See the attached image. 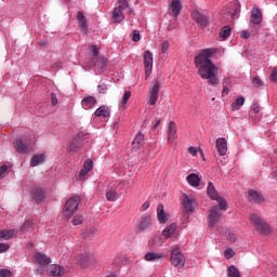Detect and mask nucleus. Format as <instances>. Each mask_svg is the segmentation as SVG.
Instances as JSON below:
<instances>
[{
  "label": "nucleus",
  "mask_w": 277,
  "mask_h": 277,
  "mask_svg": "<svg viewBox=\"0 0 277 277\" xmlns=\"http://www.w3.org/2000/svg\"><path fill=\"white\" fill-rule=\"evenodd\" d=\"M214 55H217V49L215 48L200 50L198 55L195 56V66L198 69L199 77L206 79L209 85L215 88L220 83V78H217L220 68L211 61Z\"/></svg>",
  "instance_id": "1"
},
{
  "label": "nucleus",
  "mask_w": 277,
  "mask_h": 277,
  "mask_svg": "<svg viewBox=\"0 0 277 277\" xmlns=\"http://www.w3.org/2000/svg\"><path fill=\"white\" fill-rule=\"evenodd\" d=\"M207 194L212 200H216L219 202V207L214 206L210 210L209 226L213 228L215 224L220 222V219L222 217V211H226V200L220 197L217 190H215V186L211 182L208 184Z\"/></svg>",
  "instance_id": "2"
},
{
  "label": "nucleus",
  "mask_w": 277,
  "mask_h": 277,
  "mask_svg": "<svg viewBox=\"0 0 277 277\" xmlns=\"http://www.w3.org/2000/svg\"><path fill=\"white\" fill-rule=\"evenodd\" d=\"M100 51L96 45L91 47V56L90 60L85 61L87 66L98 68L100 72H105L108 64V60L105 57H100Z\"/></svg>",
  "instance_id": "3"
},
{
  "label": "nucleus",
  "mask_w": 277,
  "mask_h": 277,
  "mask_svg": "<svg viewBox=\"0 0 277 277\" xmlns=\"http://www.w3.org/2000/svg\"><path fill=\"white\" fill-rule=\"evenodd\" d=\"M250 222L261 235H269L272 233V227H269V224H267L261 216L258 214H250L249 217Z\"/></svg>",
  "instance_id": "4"
},
{
  "label": "nucleus",
  "mask_w": 277,
  "mask_h": 277,
  "mask_svg": "<svg viewBox=\"0 0 277 277\" xmlns=\"http://www.w3.org/2000/svg\"><path fill=\"white\" fill-rule=\"evenodd\" d=\"M81 202V198L79 196H75L69 198L65 202V207L63 210V215L64 217H72L75 215L77 209H79V203Z\"/></svg>",
  "instance_id": "5"
},
{
  "label": "nucleus",
  "mask_w": 277,
  "mask_h": 277,
  "mask_svg": "<svg viewBox=\"0 0 277 277\" xmlns=\"http://www.w3.org/2000/svg\"><path fill=\"white\" fill-rule=\"evenodd\" d=\"M151 226H153V220L150 219V215L143 214L135 226V233L136 235H142V233H146L150 230Z\"/></svg>",
  "instance_id": "6"
},
{
  "label": "nucleus",
  "mask_w": 277,
  "mask_h": 277,
  "mask_svg": "<svg viewBox=\"0 0 277 277\" xmlns=\"http://www.w3.org/2000/svg\"><path fill=\"white\" fill-rule=\"evenodd\" d=\"M171 263L179 269L185 267V255L181 252V248L175 247L171 251Z\"/></svg>",
  "instance_id": "7"
},
{
  "label": "nucleus",
  "mask_w": 277,
  "mask_h": 277,
  "mask_svg": "<svg viewBox=\"0 0 277 277\" xmlns=\"http://www.w3.org/2000/svg\"><path fill=\"white\" fill-rule=\"evenodd\" d=\"M159 92H160V83L159 80H153L149 91H148V104L157 105V101H159Z\"/></svg>",
  "instance_id": "8"
},
{
  "label": "nucleus",
  "mask_w": 277,
  "mask_h": 277,
  "mask_svg": "<svg viewBox=\"0 0 277 277\" xmlns=\"http://www.w3.org/2000/svg\"><path fill=\"white\" fill-rule=\"evenodd\" d=\"M96 263H98V260H96V258L91 253L78 255V265H80L82 269H87V267H94Z\"/></svg>",
  "instance_id": "9"
},
{
  "label": "nucleus",
  "mask_w": 277,
  "mask_h": 277,
  "mask_svg": "<svg viewBox=\"0 0 277 277\" xmlns=\"http://www.w3.org/2000/svg\"><path fill=\"white\" fill-rule=\"evenodd\" d=\"M88 135L83 132L78 133L70 143L69 153H75L78 148H83Z\"/></svg>",
  "instance_id": "10"
},
{
  "label": "nucleus",
  "mask_w": 277,
  "mask_h": 277,
  "mask_svg": "<svg viewBox=\"0 0 277 277\" xmlns=\"http://www.w3.org/2000/svg\"><path fill=\"white\" fill-rule=\"evenodd\" d=\"M182 205L185 213H194L196 209V198L193 195H183Z\"/></svg>",
  "instance_id": "11"
},
{
  "label": "nucleus",
  "mask_w": 277,
  "mask_h": 277,
  "mask_svg": "<svg viewBox=\"0 0 277 277\" xmlns=\"http://www.w3.org/2000/svg\"><path fill=\"white\" fill-rule=\"evenodd\" d=\"M144 68H145V77H150L153 72V53L150 51L144 52Z\"/></svg>",
  "instance_id": "12"
},
{
  "label": "nucleus",
  "mask_w": 277,
  "mask_h": 277,
  "mask_svg": "<svg viewBox=\"0 0 277 277\" xmlns=\"http://www.w3.org/2000/svg\"><path fill=\"white\" fill-rule=\"evenodd\" d=\"M14 148L16 153H19V155H27V153L31 151V147L29 144L23 142V138H17L14 143Z\"/></svg>",
  "instance_id": "13"
},
{
  "label": "nucleus",
  "mask_w": 277,
  "mask_h": 277,
  "mask_svg": "<svg viewBox=\"0 0 277 277\" xmlns=\"http://www.w3.org/2000/svg\"><path fill=\"white\" fill-rule=\"evenodd\" d=\"M76 21L78 23V27L82 34L88 32V19L85 18V15H83V12L79 11L76 16Z\"/></svg>",
  "instance_id": "14"
},
{
  "label": "nucleus",
  "mask_w": 277,
  "mask_h": 277,
  "mask_svg": "<svg viewBox=\"0 0 277 277\" xmlns=\"http://www.w3.org/2000/svg\"><path fill=\"white\" fill-rule=\"evenodd\" d=\"M182 8H183V4L181 3V0H172L169 8L170 16H174V18H176L179 14H181Z\"/></svg>",
  "instance_id": "15"
},
{
  "label": "nucleus",
  "mask_w": 277,
  "mask_h": 277,
  "mask_svg": "<svg viewBox=\"0 0 277 277\" xmlns=\"http://www.w3.org/2000/svg\"><path fill=\"white\" fill-rule=\"evenodd\" d=\"M216 150L221 157L228 153V142H226V138L220 137L216 140Z\"/></svg>",
  "instance_id": "16"
},
{
  "label": "nucleus",
  "mask_w": 277,
  "mask_h": 277,
  "mask_svg": "<svg viewBox=\"0 0 277 277\" xmlns=\"http://www.w3.org/2000/svg\"><path fill=\"white\" fill-rule=\"evenodd\" d=\"M176 223H171L162 230V235L164 239H170V237H179V233L176 232Z\"/></svg>",
  "instance_id": "17"
},
{
  "label": "nucleus",
  "mask_w": 277,
  "mask_h": 277,
  "mask_svg": "<svg viewBox=\"0 0 277 277\" xmlns=\"http://www.w3.org/2000/svg\"><path fill=\"white\" fill-rule=\"evenodd\" d=\"M120 198V194H118V186H110L106 190V199L109 202H116Z\"/></svg>",
  "instance_id": "18"
},
{
  "label": "nucleus",
  "mask_w": 277,
  "mask_h": 277,
  "mask_svg": "<svg viewBox=\"0 0 277 277\" xmlns=\"http://www.w3.org/2000/svg\"><path fill=\"white\" fill-rule=\"evenodd\" d=\"M66 274V269L57 264H52L49 267V276L61 277Z\"/></svg>",
  "instance_id": "19"
},
{
  "label": "nucleus",
  "mask_w": 277,
  "mask_h": 277,
  "mask_svg": "<svg viewBox=\"0 0 277 277\" xmlns=\"http://www.w3.org/2000/svg\"><path fill=\"white\" fill-rule=\"evenodd\" d=\"M93 116L95 118H109L111 116V110L107 106L103 105L94 111Z\"/></svg>",
  "instance_id": "20"
},
{
  "label": "nucleus",
  "mask_w": 277,
  "mask_h": 277,
  "mask_svg": "<svg viewBox=\"0 0 277 277\" xmlns=\"http://www.w3.org/2000/svg\"><path fill=\"white\" fill-rule=\"evenodd\" d=\"M176 123L174 121H171L169 123V128H168V142L169 144H174V140H176L177 135H176Z\"/></svg>",
  "instance_id": "21"
},
{
  "label": "nucleus",
  "mask_w": 277,
  "mask_h": 277,
  "mask_svg": "<svg viewBox=\"0 0 277 277\" xmlns=\"http://www.w3.org/2000/svg\"><path fill=\"white\" fill-rule=\"evenodd\" d=\"M250 201L254 202L255 205H261L262 202H265V198L260 195L259 192L254 189H249L248 190Z\"/></svg>",
  "instance_id": "22"
},
{
  "label": "nucleus",
  "mask_w": 277,
  "mask_h": 277,
  "mask_svg": "<svg viewBox=\"0 0 277 277\" xmlns=\"http://www.w3.org/2000/svg\"><path fill=\"white\" fill-rule=\"evenodd\" d=\"M97 101L96 97L94 96H84L81 101V105L83 109H92V107H94V105H96Z\"/></svg>",
  "instance_id": "23"
},
{
  "label": "nucleus",
  "mask_w": 277,
  "mask_h": 277,
  "mask_svg": "<svg viewBox=\"0 0 277 277\" xmlns=\"http://www.w3.org/2000/svg\"><path fill=\"white\" fill-rule=\"evenodd\" d=\"M35 259L41 267H47V265H51V258L47 256L43 253L37 252Z\"/></svg>",
  "instance_id": "24"
},
{
  "label": "nucleus",
  "mask_w": 277,
  "mask_h": 277,
  "mask_svg": "<svg viewBox=\"0 0 277 277\" xmlns=\"http://www.w3.org/2000/svg\"><path fill=\"white\" fill-rule=\"evenodd\" d=\"M194 18L197 21L198 25H200L202 29L209 27V17H207L206 15L196 12L194 13Z\"/></svg>",
  "instance_id": "25"
},
{
  "label": "nucleus",
  "mask_w": 277,
  "mask_h": 277,
  "mask_svg": "<svg viewBox=\"0 0 277 277\" xmlns=\"http://www.w3.org/2000/svg\"><path fill=\"white\" fill-rule=\"evenodd\" d=\"M262 21H263V13H261V10L254 9L251 13L250 23H252V25H261Z\"/></svg>",
  "instance_id": "26"
},
{
  "label": "nucleus",
  "mask_w": 277,
  "mask_h": 277,
  "mask_svg": "<svg viewBox=\"0 0 277 277\" xmlns=\"http://www.w3.org/2000/svg\"><path fill=\"white\" fill-rule=\"evenodd\" d=\"M31 196H32V199L35 200V202L40 205V202H42V200H44V190H42V188L35 187V188H32Z\"/></svg>",
  "instance_id": "27"
},
{
  "label": "nucleus",
  "mask_w": 277,
  "mask_h": 277,
  "mask_svg": "<svg viewBox=\"0 0 277 277\" xmlns=\"http://www.w3.org/2000/svg\"><path fill=\"white\" fill-rule=\"evenodd\" d=\"M157 217L160 224H166V222H168V214H166L162 203L157 207Z\"/></svg>",
  "instance_id": "28"
},
{
  "label": "nucleus",
  "mask_w": 277,
  "mask_h": 277,
  "mask_svg": "<svg viewBox=\"0 0 277 277\" xmlns=\"http://www.w3.org/2000/svg\"><path fill=\"white\" fill-rule=\"evenodd\" d=\"M186 181L192 187H198L200 185V177L196 173L187 175Z\"/></svg>",
  "instance_id": "29"
},
{
  "label": "nucleus",
  "mask_w": 277,
  "mask_h": 277,
  "mask_svg": "<svg viewBox=\"0 0 277 277\" xmlns=\"http://www.w3.org/2000/svg\"><path fill=\"white\" fill-rule=\"evenodd\" d=\"M16 235H17L16 229L0 230V239L10 240V239H13V237H16Z\"/></svg>",
  "instance_id": "30"
},
{
  "label": "nucleus",
  "mask_w": 277,
  "mask_h": 277,
  "mask_svg": "<svg viewBox=\"0 0 277 277\" xmlns=\"http://www.w3.org/2000/svg\"><path fill=\"white\" fill-rule=\"evenodd\" d=\"M145 261L157 263V261H161L163 259V253H155V252H148L144 256Z\"/></svg>",
  "instance_id": "31"
},
{
  "label": "nucleus",
  "mask_w": 277,
  "mask_h": 277,
  "mask_svg": "<svg viewBox=\"0 0 277 277\" xmlns=\"http://www.w3.org/2000/svg\"><path fill=\"white\" fill-rule=\"evenodd\" d=\"M22 235H29L30 233H34V223L31 221H26L22 227H21Z\"/></svg>",
  "instance_id": "32"
},
{
  "label": "nucleus",
  "mask_w": 277,
  "mask_h": 277,
  "mask_svg": "<svg viewBox=\"0 0 277 277\" xmlns=\"http://www.w3.org/2000/svg\"><path fill=\"white\" fill-rule=\"evenodd\" d=\"M124 14H127L126 11L116 8L113 12V18L116 23H122L124 21Z\"/></svg>",
  "instance_id": "33"
},
{
  "label": "nucleus",
  "mask_w": 277,
  "mask_h": 277,
  "mask_svg": "<svg viewBox=\"0 0 277 277\" xmlns=\"http://www.w3.org/2000/svg\"><path fill=\"white\" fill-rule=\"evenodd\" d=\"M44 163V155H35L30 160L31 168H36L37 166H40Z\"/></svg>",
  "instance_id": "34"
},
{
  "label": "nucleus",
  "mask_w": 277,
  "mask_h": 277,
  "mask_svg": "<svg viewBox=\"0 0 277 277\" xmlns=\"http://www.w3.org/2000/svg\"><path fill=\"white\" fill-rule=\"evenodd\" d=\"M117 10H121L126 14H131V8L129 6V2H127V0H119Z\"/></svg>",
  "instance_id": "35"
},
{
  "label": "nucleus",
  "mask_w": 277,
  "mask_h": 277,
  "mask_svg": "<svg viewBox=\"0 0 277 277\" xmlns=\"http://www.w3.org/2000/svg\"><path fill=\"white\" fill-rule=\"evenodd\" d=\"M142 142H144V133L138 132V133L135 135V137H134V140H133V142H132L134 148H140V146L142 145Z\"/></svg>",
  "instance_id": "36"
},
{
  "label": "nucleus",
  "mask_w": 277,
  "mask_h": 277,
  "mask_svg": "<svg viewBox=\"0 0 277 277\" xmlns=\"http://www.w3.org/2000/svg\"><path fill=\"white\" fill-rule=\"evenodd\" d=\"M243 103H246V98L238 97L235 103L232 104V109L233 111H237L238 109H240L241 107H243Z\"/></svg>",
  "instance_id": "37"
},
{
  "label": "nucleus",
  "mask_w": 277,
  "mask_h": 277,
  "mask_svg": "<svg viewBox=\"0 0 277 277\" xmlns=\"http://www.w3.org/2000/svg\"><path fill=\"white\" fill-rule=\"evenodd\" d=\"M227 277H241V274L235 265H232L227 268Z\"/></svg>",
  "instance_id": "38"
},
{
  "label": "nucleus",
  "mask_w": 277,
  "mask_h": 277,
  "mask_svg": "<svg viewBox=\"0 0 277 277\" xmlns=\"http://www.w3.org/2000/svg\"><path fill=\"white\" fill-rule=\"evenodd\" d=\"M71 224L74 226H79V224H83V215L81 214H76L71 221Z\"/></svg>",
  "instance_id": "39"
},
{
  "label": "nucleus",
  "mask_w": 277,
  "mask_h": 277,
  "mask_svg": "<svg viewBox=\"0 0 277 277\" xmlns=\"http://www.w3.org/2000/svg\"><path fill=\"white\" fill-rule=\"evenodd\" d=\"M221 38H228L230 36V26H224L220 32Z\"/></svg>",
  "instance_id": "40"
},
{
  "label": "nucleus",
  "mask_w": 277,
  "mask_h": 277,
  "mask_svg": "<svg viewBox=\"0 0 277 277\" xmlns=\"http://www.w3.org/2000/svg\"><path fill=\"white\" fill-rule=\"evenodd\" d=\"M252 85H254V88H263L265 83H263L259 77H255L252 79Z\"/></svg>",
  "instance_id": "41"
},
{
  "label": "nucleus",
  "mask_w": 277,
  "mask_h": 277,
  "mask_svg": "<svg viewBox=\"0 0 277 277\" xmlns=\"http://www.w3.org/2000/svg\"><path fill=\"white\" fill-rule=\"evenodd\" d=\"M0 277H12V271L8 268H0Z\"/></svg>",
  "instance_id": "42"
},
{
  "label": "nucleus",
  "mask_w": 277,
  "mask_h": 277,
  "mask_svg": "<svg viewBox=\"0 0 277 277\" xmlns=\"http://www.w3.org/2000/svg\"><path fill=\"white\" fill-rule=\"evenodd\" d=\"M234 11L232 12V16H237L239 14L241 8L239 6L238 2L233 3Z\"/></svg>",
  "instance_id": "43"
},
{
  "label": "nucleus",
  "mask_w": 277,
  "mask_h": 277,
  "mask_svg": "<svg viewBox=\"0 0 277 277\" xmlns=\"http://www.w3.org/2000/svg\"><path fill=\"white\" fill-rule=\"evenodd\" d=\"M93 168V162L92 160H87L83 164V169L87 170V172H91Z\"/></svg>",
  "instance_id": "44"
},
{
  "label": "nucleus",
  "mask_w": 277,
  "mask_h": 277,
  "mask_svg": "<svg viewBox=\"0 0 277 277\" xmlns=\"http://www.w3.org/2000/svg\"><path fill=\"white\" fill-rule=\"evenodd\" d=\"M225 259H233L235 256V251L233 249H227L224 251Z\"/></svg>",
  "instance_id": "45"
},
{
  "label": "nucleus",
  "mask_w": 277,
  "mask_h": 277,
  "mask_svg": "<svg viewBox=\"0 0 277 277\" xmlns=\"http://www.w3.org/2000/svg\"><path fill=\"white\" fill-rule=\"evenodd\" d=\"M129 98H131V91H127V92L123 94V97H122V105H127V103H129Z\"/></svg>",
  "instance_id": "46"
},
{
  "label": "nucleus",
  "mask_w": 277,
  "mask_h": 277,
  "mask_svg": "<svg viewBox=\"0 0 277 277\" xmlns=\"http://www.w3.org/2000/svg\"><path fill=\"white\" fill-rule=\"evenodd\" d=\"M88 172H90V171H88V170H85V169H82V170L79 172V174H78V181H83V179H85V176H88Z\"/></svg>",
  "instance_id": "47"
},
{
  "label": "nucleus",
  "mask_w": 277,
  "mask_h": 277,
  "mask_svg": "<svg viewBox=\"0 0 277 277\" xmlns=\"http://www.w3.org/2000/svg\"><path fill=\"white\" fill-rule=\"evenodd\" d=\"M97 90L100 94H107V84H98Z\"/></svg>",
  "instance_id": "48"
},
{
  "label": "nucleus",
  "mask_w": 277,
  "mask_h": 277,
  "mask_svg": "<svg viewBox=\"0 0 277 277\" xmlns=\"http://www.w3.org/2000/svg\"><path fill=\"white\" fill-rule=\"evenodd\" d=\"M168 49H170V42L164 41L161 44V53H168Z\"/></svg>",
  "instance_id": "49"
},
{
  "label": "nucleus",
  "mask_w": 277,
  "mask_h": 277,
  "mask_svg": "<svg viewBox=\"0 0 277 277\" xmlns=\"http://www.w3.org/2000/svg\"><path fill=\"white\" fill-rule=\"evenodd\" d=\"M10 250V245L8 243H0V254Z\"/></svg>",
  "instance_id": "50"
},
{
  "label": "nucleus",
  "mask_w": 277,
  "mask_h": 277,
  "mask_svg": "<svg viewBox=\"0 0 277 277\" xmlns=\"http://www.w3.org/2000/svg\"><path fill=\"white\" fill-rule=\"evenodd\" d=\"M133 42H140V30H134L132 35Z\"/></svg>",
  "instance_id": "51"
},
{
  "label": "nucleus",
  "mask_w": 277,
  "mask_h": 277,
  "mask_svg": "<svg viewBox=\"0 0 277 277\" xmlns=\"http://www.w3.org/2000/svg\"><path fill=\"white\" fill-rule=\"evenodd\" d=\"M51 102H52L53 107H55V105H57V103H58L57 94L51 93Z\"/></svg>",
  "instance_id": "52"
},
{
  "label": "nucleus",
  "mask_w": 277,
  "mask_h": 277,
  "mask_svg": "<svg viewBox=\"0 0 277 277\" xmlns=\"http://www.w3.org/2000/svg\"><path fill=\"white\" fill-rule=\"evenodd\" d=\"M240 38H243V40H248V38H250V32L248 30H242L240 32Z\"/></svg>",
  "instance_id": "53"
},
{
  "label": "nucleus",
  "mask_w": 277,
  "mask_h": 277,
  "mask_svg": "<svg viewBox=\"0 0 277 277\" xmlns=\"http://www.w3.org/2000/svg\"><path fill=\"white\" fill-rule=\"evenodd\" d=\"M271 80L274 81V83H277V68L272 71Z\"/></svg>",
  "instance_id": "54"
},
{
  "label": "nucleus",
  "mask_w": 277,
  "mask_h": 277,
  "mask_svg": "<svg viewBox=\"0 0 277 277\" xmlns=\"http://www.w3.org/2000/svg\"><path fill=\"white\" fill-rule=\"evenodd\" d=\"M188 153H189V155H192L193 157H196V155H198V149H196V147H189V148H188Z\"/></svg>",
  "instance_id": "55"
},
{
  "label": "nucleus",
  "mask_w": 277,
  "mask_h": 277,
  "mask_svg": "<svg viewBox=\"0 0 277 277\" xmlns=\"http://www.w3.org/2000/svg\"><path fill=\"white\" fill-rule=\"evenodd\" d=\"M227 240L234 243V241H237V236L235 234H228Z\"/></svg>",
  "instance_id": "56"
},
{
  "label": "nucleus",
  "mask_w": 277,
  "mask_h": 277,
  "mask_svg": "<svg viewBox=\"0 0 277 277\" xmlns=\"http://www.w3.org/2000/svg\"><path fill=\"white\" fill-rule=\"evenodd\" d=\"M252 111H253L254 114H260V113H261V106L254 104V105L252 106Z\"/></svg>",
  "instance_id": "57"
},
{
  "label": "nucleus",
  "mask_w": 277,
  "mask_h": 277,
  "mask_svg": "<svg viewBox=\"0 0 277 277\" xmlns=\"http://www.w3.org/2000/svg\"><path fill=\"white\" fill-rule=\"evenodd\" d=\"M8 172V166L3 164L0 167V176H3Z\"/></svg>",
  "instance_id": "58"
},
{
  "label": "nucleus",
  "mask_w": 277,
  "mask_h": 277,
  "mask_svg": "<svg viewBox=\"0 0 277 277\" xmlns=\"http://www.w3.org/2000/svg\"><path fill=\"white\" fill-rule=\"evenodd\" d=\"M148 207H150V202L145 201L142 207H141V211H146L148 209Z\"/></svg>",
  "instance_id": "59"
},
{
  "label": "nucleus",
  "mask_w": 277,
  "mask_h": 277,
  "mask_svg": "<svg viewBox=\"0 0 277 277\" xmlns=\"http://www.w3.org/2000/svg\"><path fill=\"white\" fill-rule=\"evenodd\" d=\"M222 96H228V87L226 85L223 87Z\"/></svg>",
  "instance_id": "60"
},
{
  "label": "nucleus",
  "mask_w": 277,
  "mask_h": 277,
  "mask_svg": "<svg viewBox=\"0 0 277 277\" xmlns=\"http://www.w3.org/2000/svg\"><path fill=\"white\" fill-rule=\"evenodd\" d=\"M159 124H161L160 118L156 119V123L154 124V130L157 129V127H159Z\"/></svg>",
  "instance_id": "61"
},
{
  "label": "nucleus",
  "mask_w": 277,
  "mask_h": 277,
  "mask_svg": "<svg viewBox=\"0 0 277 277\" xmlns=\"http://www.w3.org/2000/svg\"><path fill=\"white\" fill-rule=\"evenodd\" d=\"M272 174H273V177H275V180L277 181V168L273 169Z\"/></svg>",
  "instance_id": "62"
}]
</instances>
